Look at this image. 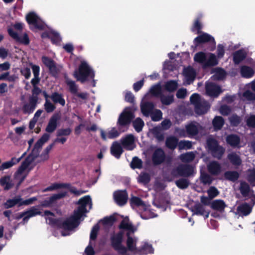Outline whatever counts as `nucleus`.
Here are the masks:
<instances>
[{"instance_id":"22","label":"nucleus","mask_w":255,"mask_h":255,"mask_svg":"<svg viewBox=\"0 0 255 255\" xmlns=\"http://www.w3.org/2000/svg\"><path fill=\"white\" fill-rule=\"evenodd\" d=\"M126 236L127 237L126 244L128 250L135 254L137 248L136 246L137 240L135 238H132L129 232L126 233Z\"/></svg>"},{"instance_id":"1","label":"nucleus","mask_w":255,"mask_h":255,"mask_svg":"<svg viewBox=\"0 0 255 255\" xmlns=\"http://www.w3.org/2000/svg\"><path fill=\"white\" fill-rule=\"evenodd\" d=\"M73 76L77 81H80L81 83H84L88 80L89 77L93 79L95 77V73L88 63L83 61L80 64L78 70H76L74 72Z\"/></svg>"},{"instance_id":"34","label":"nucleus","mask_w":255,"mask_h":255,"mask_svg":"<svg viewBox=\"0 0 255 255\" xmlns=\"http://www.w3.org/2000/svg\"><path fill=\"white\" fill-rule=\"evenodd\" d=\"M178 139L176 137L170 136L166 138L165 145L168 148L174 150L178 145Z\"/></svg>"},{"instance_id":"49","label":"nucleus","mask_w":255,"mask_h":255,"mask_svg":"<svg viewBox=\"0 0 255 255\" xmlns=\"http://www.w3.org/2000/svg\"><path fill=\"white\" fill-rule=\"evenodd\" d=\"M178 87V83L176 81L170 80L166 82L164 84V89L165 90L173 92L176 90Z\"/></svg>"},{"instance_id":"58","label":"nucleus","mask_w":255,"mask_h":255,"mask_svg":"<svg viewBox=\"0 0 255 255\" xmlns=\"http://www.w3.org/2000/svg\"><path fill=\"white\" fill-rule=\"evenodd\" d=\"M203 26L200 22L199 18H197L191 28V31L192 32H197V34H200L202 33L201 29Z\"/></svg>"},{"instance_id":"9","label":"nucleus","mask_w":255,"mask_h":255,"mask_svg":"<svg viewBox=\"0 0 255 255\" xmlns=\"http://www.w3.org/2000/svg\"><path fill=\"white\" fill-rule=\"evenodd\" d=\"M113 196L115 202L119 206H123L127 203L128 194L126 190L115 191Z\"/></svg>"},{"instance_id":"23","label":"nucleus","mask_w":255,"mask_h":255,"mask_svg":"<svg viewBox=\"0 0 255 255\" xmlns=\"http://www.w3.org/2000/svg\"><path fill=\"white\" fill-rule=\"evenodd\" d=\"M210 105L206 101L201 102L195 106V112L198 115L206 113L210 109Z\"/></svg>"},{"instance_id":"20","label":"nucleus","mask_w":255,"mask_h":255,"mask_svg":"<svg viewBox=\"0 0 255 255\" xmlns=\"http://www.w3.org/2000/svg\"><path fill=\"white\" fill-rule=\"evenodd\" d=\"M227 206V205L224 201L222 199L213 200L211 204V208L212 209L221 213L225 212V209Z\"/></svg>"},{"instance_id":"53","label":"nucleus","mask_w":255,"mask_h":255,"mask_svg":"<svg viewBox=\"0 0 255 255\" xmlns=\"http://www.w3.org/2000/svg\"><path fill=\"white\" fill-rule=\"evenodd\" d=\"M175 184L178 188L185 189L188 187L190 181L187 179L182 178L176 180Z\"/></svg>"},{"instance_id":"52","label":"nucleus","mask_w":255,"mask_h":255,"mask_svg":"<svg viewBox=\"0 0 255 255\" xmlns=\"http://www.w3.org/2000/svg\"><path fill=\"white\" fill-rule=\"evenodd\" d=\"M150 175L146 172H141L137 178L138 182L144 185L147 184L150 182Z\"/></svg>"},{"instance_id":"40","label":"nucleus","mask_w":255,"mask_h":255,"mask_svg":"<svg viewBox=\"0 0 255 255\" xmlns=\"http://www.w3.org/2000/svg\"><path fill=\"white\" fill-rule=\"evenodd\" d=\"M225 124V121L221 116H216L212 121L213 126L215 130H220Z\"/></svg>"},{"instance_id":"39","label":"nucleus","mask_w":255,"mask_h":255,"mask_svg":"<svg viewBox=\"0 0 255 255\" xmlns=\"http://www.w3.org/2000/svg\"><path fill=\"white\" fill-rule=\"evenodd\" d=\"M254 73L253 69L249 66L244 65L241 68V74L244 78H251L254 75Z\"/></svg>"},{"instance_id":"5","label":"nucleus","mask_w":255,"mask_h":255,"mask_svg":"<svg viewBox=\"0 0 255 255\" xmlns=\"http://www.w3.org/2000/svg\"><path fill=\"white\" fill-rule=\"evenodd\" d=\"M26 20L28 24L33 25L35 29L43 30L44 23L34 12H30L26 16Z\"/></svg>"},{"instance_id":"29","label":"nucleus","mask_w":255,"mask_h":255,"mask_svg":"<svg viewBox=\"0 0 255 255\" xmlns=\"http://www.w3.org/2000/svg\"><path fill=\"white\" fill-rule=\"evenodd\" d=\"M154 108L153 103L146 102L141 106V111L144 116L148 117L152 112Z\"/></svg>"},{"instance_id":"11","label":"nucleus","mask_w":255,"mask_h":255,"mask_svg":"<svg viewBox=\"0 0 255 255\" xmlns=\"http://www.w3.org/2000/svg\"><path fill=\"white\" fill-rule=\"evenodd\" d=\"M42 61L45 66L48 68L50 74L56 77L58 75L59 71L54 61L46 56H43Z\"/></svg>"},{"instance_id":"48","label":"nucleus","mask_w":255,"mask_h":255,"mask_svg":"<svg viewBox=\"0 0 255 255\" xmlns=\"http://www.w3.org/2000/svg\"><path fill=\"white\" fill-rule=\"evenodd\" d=\"M132 126L135 130L137 132H139L142 130L144 126V123L140 118H137L132 121Z\"/></svg>"},{"instance_id":"45","label":"nucleus","mask_w":255,"mask_h":255,"mask_svg":"<svg viewBox=\"0 0 255 255\" xmlns=\"http://www.w3.org/2000/svg\"><path fill=\"white\" fill-rule=\"evenodd\" d=\"M87 212V210H81L79 207L76 211H74V215L71 216L70 217L74 221L76 224H78V226L79 224V220L83 216V214Z\"/></svg>"},{"instance_id":"36","label":"nucleus","mask_w":255,"mask_h":255,"mask_svg":"<svg viewBox=\"0 0 255 255\" xmlns=\"http://www.w3.org/2000/svg\"><path fill=\"white\" fill-rule=\"evenodd\" d=\"M50 98L55 104H59L62 106L65 105V100L63 97V95L58 92H55L50 96Z\"/></svg>"},{"instance_id":"59","label":"nucleus","mask_w":255,"mask_h":255,"mask_svg":"<svg viewBox=\"0 0 255 255\" xmlns=\"http://www.w3.org/2000/svg\"><path fill=\"white\" fill-rule=\"evenodd\" d=\"M151 120L154 122L160 121L162 118V113L160 110H155L150 114Z\"/></svg>"},{"instance_id":"21","label":"nucleus","mask_w":255,"mask_h":255,"mask_svg":"<svg viewBox=\"0 0 255 255\" xmlns=\"http://www.w3.org/2000/svg\"><path fill=\"white\" fill-rule=\"evenodd\" d=\"M207 169L208 172L212 175H218L221 172V166L216 161L210 162L207 165Z\"/></svg>"},{"instance_id":"38","label":"nucleus","mask_w":255,"mask_h":255,"mask_svg":"<svg viewBox=\"0 0 255 255\" xmlns=\"http://www.w3.org/2000/svg\"><path fill=\"white\" fill-rule=\"evenodd\" d=\"M218 64V60L216 56L213 53H210L208 59H206V63L204 65V68L213 67Z\"/></svg>"},{"instance_id":"62","label":"nucleus","mask_w":255,"mask_h":255,"mask_svg":"<svg viewBox=\"0 0 255 255\" xmlns=\"http://www.w3.org/2000/svg\"><path fill=\"white\" fill-rule=\"evenodd\" d=\"M72 130L70 128H59L57 130L56 136L61 137L63 136H69L71 133Z\"/></svg>"},{"instance_id":"6","label":"nucleus","mask_w":255,"mask_h":255,"mask_svg":"<svg viewBox=\"0 0 255 255\" xmlns=\"http://www.w3.org/2000/svg\"><path fill=\"white\" fill-rule=\"evenodd\" d=\"M65 83L68 86L69 91L70 93L82 100H87L89 94L87 92L78 93V86L76 85L75 81L71 79L66 80Z\"/></svg>"},{"instance_id":"4","label":"nucleus","mask_w":255,"mask_h":255,"mask_svg":"<svg viewBox=\"0 0 255 255\" xmlns=\"http://www.w3.org/2000/svg\"><path fill=\"white\" fill-rule=\"evenodd\" d=\"M67 188L69 189V191L73 193L76 196H79L83 193H85L86 191L83 190H78L74 187H71V185L69 183H53L51 185L47 187L43 190V192L52 191L54 190H56L60 188Z\"/></svg>"},{"instance_id":"13","label":"nucleus","mask_w":255,"mask_h":255,"mask_svg":"<svg viewBox=\"0 0 255 255\" xmlns=\"http://www.w3.org/2000/svg\"><path fill=\"white\" fill-rule=\"evenodd\" d=\"M209 42H211L214 44H215L214 38L211 35L204 32L198 35L194 39V43L196 46H199L202 44Z\"/></svg>"},{"instance_id":"15","label":"nucleus","mask_w":255,"mask_h":255,"mask_svg":"<svg viewBox=\"0 0 255 255\" xmlns=\"http://www.w3.org/2000/svg\"><path fill=\"white\" fill-rule=\"evenodd\" d=\"M121 143L126 150H133L135 147L134 136L131 134L127 135L121 139Z\"/></svg>"},{"instance_id":"12","label":"nucleus","mask_w":255,"mask_h":255,"mask_svg":"<svg viewBox=\"0 0 255 255\" xmlns=\"http://www.w3.org/2000/svg\"><path fill=\"white\" fill-rule=\"evenodd\" d=\"M57 224L58 228L67 231H71L78 226V224H76L70 217L65 220L60 218V221H57Z\"/></svg>"},{"instance_id":"56","label":"nucleus","mask_w":255,"mask_h":255,"mask_svg":"<svg viewBox=\"0 0 255 255\" xmlns=\"http://www.w3.org/2000/svg\"><path fill=\"white\" fill-rule=\"evenodd\" d=\"M231 125L233 127H238L242 122L241 118L237 114H233L229 118Z\"/></svg>"},{"instance_id":"41","label":"nucleus","mask_w":255,"mask_h":255,"mask_svg":"<svg viewBox=\"0 0 255 255\" xmlns=\"http://www.w3.org/2000/svg\"><path fill=\"white\" fill-rule=\"evenodd\" d=\"M49 138L50 135L49 134L47 133H44L35 143L33 150L41 148L43 145L49 140Z\"/></svg>"},{"instance_id":"27","label":"nucleus","mask_w":255,"mask_h":255,"mask_svg":"<svg viewBox=\"0 0 255 255\" xmlns=\"http://www.w3.org/2000/svg\"><path fill=\"white\" fill-rule=\"evenodd\" d=\"M153 251L154 250L152 247V245L145 243L141 247L137 248V250L136 251L134 255H147L148 254L153 253Z\"/></svg>"},{"instance_id":"2","label":"nucleus","mask_w":255,"mask_h":255,"mask_svg":"<svg viewBox=\"0 0 255 255\" xmlns=\"http://www.w3.org/2000/svg\"><path fill=\"white\" fill-rule=\"evenodd\" d=\"M206 144L208 152L214 158L218 159H221L222 158L225 152V148L220 145L215 138H208Z\"/></svg>"},{"instance_id":"47","label":"nucleus","mask_w":255,"mask_h":255,"mask_svg":"<svg viewBox=\"0 0 255 255\" xmlns=\"http://www.w3.org/2000/svg\"><path fill=\"white\" fill-rule=\"evenodd\" d=\"M24 154L25 153H24L20 157L18 158L12 157L10 160L3 162L2 164L3 169L9 168L14 165L18 163L21 160V158L23 157Z\"/></svg>"},{"instance_id":"24","label":"nucleus","mask_w":255,"mask_h":255,"mask_svg":"<svg viewBox=\"0 0 255 255\" xmlns=\"http://www.w3.org/2000/svg\"><path fill=\"white\" fill-rule=\"evenodd\" d=\"M247 57V53L243 49L236 51L233 54V62L235 64H239Z\"/></svg>"},{"instance_id":"42","label":"nucleus","mask_w":255,"mask_h":255,"mask_svg":"<svg viewBox=\"0 0 255 255\" xmlns=\"http://www.w3.org/2000/svg\"><path fill=\"white\" fill-rule=\"evenodd\" d=\"M224 177L226 180L236 182L240 177V174L236 171H228L225 172Z\"/></svg>"},{"instance_id":"57","label":"nucleus","mask_w":255,"mask_h":255,"mask_svg":"<svg viewBox=\"0 0 255 255\" xmlns=\"http://www.w3.org/2000/svg\"><path fill=\"white\" fill-rule=\"evenodd\" d=\"M150 93L153 96L160 97L162 94L161 87L160 84L153 86L150 89Z\"/></svg>"},{"instance_id":"54","label":"nucleus","mask_w":255,"mask_h":255,"mask_svg":"<svg viewBox=\"0 0 255 255\" xmlns=\"http://www.w3.org/2000/svg\"><path fill=\"white\" fill-rule=\"evenodd\" d=\"M159 98L161 103L166 106L171 104L174 100L173 95L165 96L162 94Z\"/></svg>"},{"instance_id":"55","label":"nucleus","mask_w":255,"mask_h":255,"mask_svg":"<svg viewBox=\"0 0 255 255\" xmlns=\"http://www.w3.org/2000/svg\"><path fill=\"white\" fill-rule=\"evenodd\" d=\"M130 166L133 169H141L142 167V161L138 157L134 156L132 159Z\"/></svg>"},{"instance_id":"46","label":"nucleus","mask_w":255,"mask_h":255,"mask_svg":"<svg viewBox=\"0 0 255 255\" xmlns=\"http://www.w3.org/2000/svg\"><path fill=\"white\" fill-rule=\"evenodd\" d=\"M91 202V198L90 196H85L80 198L78 204L80 205L79 207L81 210H87L86 206L90 203Z\"/></svg>"},{"instance_id":"61","label":"nucleus","mask_w":255,"mask_h":255,"mask_svg":"<svg viewBox=\"0 0 255 255\" xmlns=\"http://www.w3.org/2000/svg\"><path fill=\"white\" fill-rule=\"evenodd\" d=\"M54 145V143H52L48 145L40 155L41 158L43 160H46L49 158V153Z\"/></svg>"},{"instance_id":"50","label":"nucleus","mask_w":255,"mask_h":255,"mask_svg":"<svg viewBox=\"0 0 255 255\" xmlns=\"http://www.w3.org/2000/svg\"><path fill=\"white\" fill-rule=\"evenodd\" d=\"M194 61L196 62L202 64L204 68V65L206 61V55L203 52H199L197 53L194 57Z\"/></svg>"},{"instance_id":"14","label":"nucleus","mask_w":255,"mask_h":255,"mask_svg":"<svg viewBox=\"0 0 255 255\" xmlns=\"http://www.w3.org/2000/svg\"><path fill=\"white\" fill-rule=\"evenodd\" d=\"M183 73L187 85H190L193 82L196 78V72L193 67L189 66L185 68Z\"/></svg>"},{"instance_id":"33","label":"nucleus","mask_w":255,"mask_h":255,"mask_svg":"<svg viewBox=\"0 0 255 255\" xmlns=\"http://www.w3.org/2000/svg\"><path fill=\"white\" fill-rule=\"evenodd\" d=\"M237 210L240 215L246 216L249 215L251 213L252 211V208L250 206L249 204L245 203L239 205L237 207Z\"/></svg>"},{"instance_id":"7","label":"nucleus","mask_w":255,"mask_h":255,"mask_svg":"<svg viewBox=\"0 0 255 255\" xmlns=\"http://www.w3.org/2000/svg\"><path fill=\"white\" fill-rule=\"evenodd\" d=\"M151 159L154 166L163 163L166 159V154L163 149L160 147L156 148L153 152Z\"/></svg>"},{"instance_id":"16","label":"nucleus","mask_w":255,"mask_h":255,"mask_svg":"<svg viewBox=\"0 0 255 255\" xmlns=\"http://www.w3.org/2000/svg\"><path fill=\"white\" fill-rule=\"evenodd\" d=\"M206 92L207 95L211 97H217L222 91L219 86L210 83L206 85Z\"/></svg>"},{"instance_id":"26","label":"nucleus","mask_w":255,"mask_h":255,"mask_svg":"<svg viewBox=\"0 0 255 255\" xmlns=\"http://www.w3.org/2000/svg\"><path fill=\"white\" fill-rule=\"evenodd\" d=\"M101 136L103 140H106L107 138L109 139H113L118 137L120 132L116 129L113 128L112 129L107 133V135L102 129H100Z\"/></svg>"},{"instance_id":"31","label":"nucleus","mask_w":255,"mask_h":255,"mask_svg":"<svg viewBox=\"0 0 255 255\" xmlns=\"http://www.w3.org/2000/svg\"><path fill=\"white\" fill-rule=\"evenodd\" d=\"M20 201L21 196H16L12 199L7 200L6 202L3 203V205L5 209H9L13 207L16 205H18V207H19Z\"/></svg>"},{"instance_id":"43","label":"nucleus","mask_w":255,"mask_h":255,"mask_svg":"<svg viewBox=\"0 0 255 255\" xmlns=\"http://www.w3.org/2000/svg\"><path fill=\"white\" fill-rule=\"evenodd\" d=\"M32 161V160H30L28 157H26L24 160L22 161L15 174H21L28 168Z\"/></svg>"},{"instance_id":"37","label":"nucleus","mask_w":255,"mask_h":255,"mask_svg":"<svg viewBox=\"0 0 255 255\" xmlns=\"http://www.w3.org/2000/svg\"><path fill=\"white\" fill-rule=\"evenodd\" d=\"M0 185L3 187L4 190L10 189L13 186V183L10 181L9 176H4L0 178Z\"/></svg>"},{"instance_id":"44","label":"nucleus","mask_w":255,"mask_h":255,"mask_svg":"<svg viewBox=\"0 0 255 255\" xmlns=\"http://www.w3.org/2000/svg\"><path fill=\"white\" fill-rule=\"evenodd\" d=\"M200 180L201 183L204 185H210L212 184L213 179L208 173L204 172H201L200 176Z\"/></svg>"},{"instance_id":"63","label":"nucleus","mask_w":255,"mask_h":255,"mask_svg":"<svg viewBox=\"0 0 255 255\" xmlns=\"http://www.w3.org/2000/svg\"><path fill=\"white\" fill-rule=\"evenodd\" d=\"M240 189L241 194L244 196H246L250 192V187L247 183L246 182H242L240 184Z\"/></svg>"},{"instance_id":"64","label":"nucleus","mask_w":255,"mask_h":255,"mask_svg":"<svg viewBox=\"0 0 255 255\" xmlns=\"http://www.w3.org/2000/svg\"><path fill=\"white\" fill-rule=\"evenodd\" d=\"M116 221V218L113 215L105 217L102 220V222L104 225H108L110 226H112Z\"/></svg>"},{"instance_id":"60","label":"nucleus","mask_w":255,"mask_h":255,"mask_svg":"<svg viewBox=\"0 0 255 255\" xmlns=\"http://www.w3.org/2000/svg\"><path fill=\"white\" fill-rule=\"evenodd\" d=\"M26 215H27L29 218L34 217L36 215H41L42 212L38 210V209L35 206L31 207L29 210L25 211Z\"/></svg>"},{"instance_id":"10","label":"nucleus","mask_w":255,"mask_h":255,"mask_svg":"<svg viewBox=\"0 0 255 255\" xmlns=\"http://www.w3.org/2000/svg\"><path fill=\"white\" fill-rule=\"evenodd\" d=\"M124 232L123 230H120L117 233L114 232L111 234V245L114 249L122 244L124 240Z\"/></svg>"},{"instance_id":"17","label":"nucleus","mask_w":255,"mask_h":255,"mask_svg":"<svg viewBox=\"0 0 255 255\" xmlns=\"http://www.w3.org/2000/svg\"><path fill=\"white\" fill-rule=\"evenodd\" d=\"M60 119L58 114H54L50 119L46 127L45 131L49 133H52L56 129L57 127V122Z\"/></svg>"},{"instance_id":"3","label":"nucleus","mask_w":255,"mask_h":255,"mask_svg":"<svg viewBox=\"0 0 255 255\" xmlns=\"http://www.w3.org/2000/svg\"><path fill=\"white\" fill-rule=\"evenodd\" d=\"M134 112L132 107H126L120 115L117 123L120 130L125 127H128L134 118Z\"/></svg>"},{"instance_id":"25","label":"nucleus","mask_w":255,"mask_h":255,"mask_svg":"<svg viewBox=\"0 0 255 255\" xmlns=\"http://www.w3.org/2000/svg\"><path fill=\"white\" fill-rule=\"evenodd\" d=\"M124 150L121 145L118 142L115 141L111 147V153L116 158L119 159Z\"/></svg>"},{"instance_id":"18","label":"nucleus","mask_w":255,"mask_h":255,"mask_svg":"<svg viewBox=\"0 0 255 255\" xmlns=\"http://www.w3.org/2000/svg\"><path fill=\"white\" fill-rule=\"evenodd\" d=\"M193 215L203 216L205 219L208 218L209 212L205 211L204 206L199 203H196L191 209Z\"/></svg>"},{"instance_id":"30","label":"nucleus","mask_w":255,"mask_h":255,"mask_svg":"<svg viewBox=\"0 0 255 255\" xmlns=\"http://www.w3.org/2000/svg\"><path fill=\"white\" fill-rule=\"evenodd\" d=\"M118 227L120 230H125L127 231V232H129L130 234H133L136 231L135 228L132 224L128 223V221L125 220H123L121 221Z\"/></svg>"},{"instance_id":"32","label":"nucleus","mask_w":255,"mask_h":255,"mask_svg":"<svg viewBox=\"0 0 255 255\" xmlns=\"http://www.w3.org/2000/svg\"><path fill=\"white\" fill-rule=\"evenodd\" d=\"M227 143L232 147H237L240 143V137L235 134H231L228 135L226 137Z\"/></svg>"},{"instance_id":"51","label":"nucleus","mask_w":255,"mask_h":255,"mask_svg":"<svg viewBox=\"0 0 255 255\" xmlns=\"http://www.w3.org/2000/svg\"><path fill=\"white\" fill-rule=\"evenodd\" d=\"M228 158L231 163L234 165L239 166L242 163L240 157L235 153L229 154Z\"/></svg>"},{"instance_id":"28","label":"nucleus","mask_w":255,"mask_h":255,"mask_svg":"<svg viewBox=\"0 0 255 255\" xmlns=\"http://www.w3.org/2000/svg\"><path fill=\"white\" fill-rule=\"evenodd\" d=\"M196 123H191L185 126L187 134L188 137H193L198 134L199 129Z\"/></svg>"},{"instance_id":"35","label":"nucleus","mask_w":255,"mask_h":255,"mask_svg":"<svg viewBox=\"0 0 255 255\" xmlns=\"http://www.w3.org/2000/svg\"><path fill=\"white\" fill-rule=\"evenodd\" d=\"M129 203L132 208L134 206L141 207L144 210H146V205L144 202L138 197L132 196L129 200Z\"/></svg>"},{"instance_id":"19","label":"nucleus","mask_w":255,"mask_h":255,"mask_svg":"<svg viewBox=\"0 0 255 255\" xmlns=\"http://www.w3.org/2000/svg\"><path fill=\"white\" fill-rule=\"evenodd\" d=\"M178 171L180 173V176L189 177L192 175L194 169L190 164H181L178 166Z\"/></svg>"},{"instance_id":"8","label":"nucleus","mask_w":255,"mask_h":255,"mask_svg":"<svg viewBox=\"0 0 255 255\" xmlns=\"http://www.w3.org/2000/svg\"><path fill=\"white\" fill-rule=\"evenodd\" d=\"M67 195L66 192L55 194L40 202V206L42 207H50L56 201L65 197Z\"/></svg>"}]
</instances>
